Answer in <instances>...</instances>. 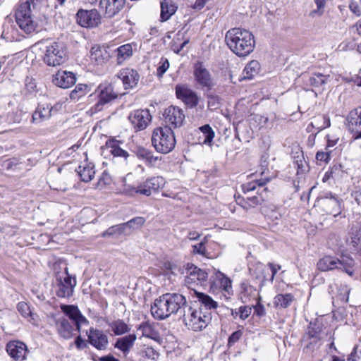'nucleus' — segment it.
Wrapping results in <instances>:
<instances>
[{"instance_id":"nucleus-1","label":"nucleus","mask_w":361,"mask_h":361,"mask_svg":"<svg viewBox=\"0 0 361 361\" xmlns=\"http://www.w3.org/2000/svg\"><path fill=\"white\" fill-rule=\"evenodd\" d=\"M225 42L230 50L239 57L248 56L255 47L253 34L240 27L228 30L225 35Z\"/></svg>"},{"instance_id":"nucleus-2","label":"nucleus","mask_w":361,"mask_h":361,"mask_svg":"<svg viewBox=\"0 0 361 361\" xmlns=\"http://www.w3.org/2000/svg\"><path fill=\"white\" fill-rule=\"evenodd\" d=\"M41 1H23L16 11L15 17L17 24L22 30L27 34L37 31L39 29L35 13Z\"/></svg>"},{"instance_id":"nucleus-3","label":"nucleus","mask_w":361,"mask_h":361,"mask_svg":"<svg viewBox=\"0 0 361 361\" xmlns=\"http://www.w3.org/2000/svg\"><path fill=\"white\" fill-rule=\"evenodd\" d=\"M182 319L189 329L201 331L212 320V313L202 311V308L197 309L188 305L182 314Z\"/></svg>"},{"instance_id":"nucleus-4","label":"nucleus","mask_w":361,"mask_h":361,"mask_svg":"<svg viewBox=\"0 0 361 361\" xmlns=\"http://www.w3.org/2000/svg\"><path fill=\"white\" fill-rule=\"evenodd\" d=\"M152 143L157 152L162 154L170 152L176 145L175 135L171 127L164 126L154 129Z\"/></svg>"},{"instance_id":"nucleus-5","label":"nucleus","mask_w":361,"mask_h":361,"mask_svg":"<svg viewBox=\"0 0 361 361\" xmlns=\"http://www.w3.org/2000/svg\"><path fill=\"white\" fill-rule=\"evenodd\" d=\"M317 266L321 271H328L342 267L344 271L350 276H354L355 271V260L348 256H342L341 259L325 256L318 261Z\"/></svg>"},{"instance_id":"nucleus-6","label":"nucleus","mask_w":361,"mask_h":361,"mask_svg":"<svg viewBox=\"0 0 361 361\" xmlns=\"http://www.w3.org/2000/svg\"><path fill=\"white\" fill-rule=\"evenodd\" d=\"M76 279L72 277L66 267L64 272L56 275L55 293L59 298H68L73 295Z\"/></svg>"},{"instance_id":"nucleus-7","label":"nucleus","mask_w":361,"mask_h":361,"mask_svg":"<svg viewBox=\"0 0 361 361\" xmlns=\"http://www.w3.org/2000/svg\"><path fill=\"white\" fill-rule=\"evenodd\" d=\"M66 61V51L63 47L58 42H52L46 46L43 61L49 66H57Z\"/></svg>"},{"instance_id":"nucleus-8","label":"nucleus","mask_w":361,"mask_h":361,"mask_svg":"<svg viewBox=\"0 0 361 361\" xmlns=\"http://www.w3.org/2000/svg\"><path fill=\"white\" fill-rule=\"evenodd\" d=\"M95 94L98 101L92 107L94 111H102L104 105L115 100L118 95V93L114 90L113 85L108 82L100 84L96 89Z\"/></svg>"},{"instance_id":"nucleus-9","label":"nucleus","mask_w":361,"mask_h":361,"mask_svg":"<svg viewBox=\"0 0 361 361\" xmlns=\"http://www.w3.org/2000/svg\"><path fill=\"white\" fill-rule=\"evenodd\" d=\"M75 21L82 27H95L101 23V16L97 9L80 8L75 14Z\"/></svg>"},{"instance_id":"nucleus-10","label":"nucleus","mask_w":361,"mask_h":361,"mask_svg":"<svg viewBox=\"0 0 361 361\" xmlns=\"http://www.w3.org/2000/svg\"><path fill=\"white\" fill-rule=\"evenodd\" d=\"M208 274L194 264H188L187 275L185 277V284L188 288L195 292L196 285H202L207 280Z\"/></svg>"},{"instance_id":"nucleus-11","label":"nucleus","mask_w":361,"mask_h":361,"mask_svg":"<svg viewBox=\"0 0 361 361\" xmlns=\"http://www.w3.org/2000/svg\"><path fill=\"white\" fill-rule=\"evenodd\" d=\"M176 95L188 108L192 109L197 106L200 97L197 94L186 85H177L176 86Z\"/></svg>"},{"instance_id":"nucleus-12","label":"nucleus","mask_w":361,"mask_h":361,"mask_svg":"<svg viewBox=\"0 0 361 361\" xmlns=\"http://www.w3.org/2000/svg\"><path fill=\"white\" fill-rule=\"evenodd\" d=\"M194 77L197 84L202 88L210 90L214 82L211 74L202 62H197L194 66Z\"/></svg>"},{"instance_id":"nucleus-13","label":"nucleus","mask_w":361,"mask_h":361,"mask_svg":"<svg viewBox=\"0 0 361 361\" xmlns=\"http://www.w3.org/2000/svg\"><path fill=\"white\" fill-rule=\"evenodd\" d=\"M151 119L152 116L147 109L135 110L128 116V120L136 131L145 129Z\"/></svg>"},{"instance_id":"nucleus-14","label":"nucleus","mask_w":361,"mask_h":361,"mask_svg":"<svg viewBox=\"0 0 361 361\" xmlns=\"http://www.w3.org/2000/svg\"><path fill=\"white\" fill-rule=\"evenodd\" d=\"M164 117L166 126L171 127V128L181 126L185 120L183 111L174 106H170L165 109Z\"/></svg>"},{"instance_id":"nucleus-15","label":"nucleus","mask_w":361,"mask_h":361,"mask_svg":"<svg viewBox=\"0 0 361 361\" xmlns=\"http://www.w3.org/2000/svg\"><path fill=\"white\" fill-rule=\"evenodd\" d=\"M167 302L171 314L180 312L183 314L187 307V300L185 298L179 293H166L164 294Z\"/></svg>"},{"instance_id":"nucleus-16","label":"nucleus","mask_w":361,"mask_h":361,"mask_svg":"<svg viewBox=\"0 0 361 361\" xmlns=\"http://www.w3.org/2000/svg\"><path fill=\"white\" fill-rule=\"evenodd\" d=\"M6 351L15 361H23L28 353L27 347L20 341H11L6 345Z\"/></svg>"},{"instance_id":"nucleus-17","label":"nucleus","mask_w":361,"mask_h":361,"mask_svg":"<svg viewBox=\"0 0 361 361\" xmlns=\"http://www.w3.org/2000/svg\"><path fill=\"white\" fill-rule=\"evenodd\" d=\"M348 128L354 140L361 139V107L350 111L348 116Z\"/></svg>"},{"instance_id":"nucleus-18","label":"nucleus","mask_w":361,"mask_h":361,"mask_svg":"<svg viewBox=\"0 0 361 361\" xmlns=\"http://www.w3.org/2000/svg\"><path fill=\"white\" fill-rule=\"evenodd\" d=\"M61 310L73 320L78 331L82 325H87L89 321L81 314L78 307L74 305H62Z\"/></svg>"},{"instance_id":"nucleus-19","label":"nucleus","mask_w":361,"mask_h":361,"mask_svg":"<svg viewBox=\"0 0 361 361\" xmlns=\"http://www.w3.org/2000/svg\"><path fill=\"white\" fill-rule=\"evenodd\" d=\"M87 334L89 343L97 350H103L107 348L108 336L103 331L90 328Z\"/></svg>"},{"instance_id":"nucleus-20","label":"nucleus","mask_w":361,"mask_h":361,"mask_svg":"<svg viewBox=\"0 0 361 361\" xmlns=\"http://www.w3.org/2000/svg\"><path fill=\"white\" fill-rule=\"evenodd\" d=\"M151 312L154 318L159 320L165 319L171 315L164 295L154 300L151 307Z\"/></svg>"},{"instance_id":"nucleus-21","label":"nucleus","mask_w":361,"mask_h":361,"mask_svg":"<svg viewBox=\"0 0 361 361\" xmlns=\"http://www.w3.org/2000/svg\"><path fill=\"white\" fill-rule=\"evenodd\" d=\"M117 77L122 80L126 90L135 87L140 80V75L137 71L129 68L121 69L117 73Z\"/></svg>"},{"instance_id":"nucleus-22","label":"nucleus","mask_w":361,"mask_h":361,"mask_svg":"<svg viewBox=\"0 0 361 361\" xmlns=\"http://www.w3.org/2000/svg\"><path fill=\"white\" fill-rule=\"evenodd\" d=\"M52 82L57 87L66 89L75 83L76 78L72 72L60 70L53 75Z\"/></svg>"},{"instance_id":"nucleus-23","label":"nucleus","mask_w":361,"mask_h":361,"mask_svg":"<svg viewBox=\"0 0 361 361\" xmlns=\"http://www.w3.org/2000/svg\"><path fill=\"white\" fill-rule=\"evenodd\" d=\"M126 0H100L99 6L107 18H112L123 8Z\"/></svg>"},{"instance_id":"nucleus-24","label":"nucleus","mask_w":361,"mask_h":361,"mask_svg":"<svg viewBox=\"0 0 361 361\" xmlns=\"http://www.w3.org/2000/svg\"><path fill=\"white\" fill-rule=\"evenodd\" d=\"M319 203L327 214L336 216L341 213V204L334 197L321 198Z\"/></svg>"},{"instance_id":"nucleus-25","label":"nucleus","mask_w":361,"mask_h":361,"mask_svg":"<svg viewBox=\"0 0 361 361\" xmlns=\"http://www.w3.org/2000/svg\"><path fill=\"white\" fill-rule=\"evenodd\" d=\"M194 295L200 302L198 309L202 308V311L212 313V310H216L218 307L217 302L214 301L212 298L207 294L195 290Z\"/></svg>"},{"instance_id":"nucleus-26","label":"nucleus","mask_w":361,"mask_h":361,"mask_svg":"<svg viewBox=\"0 0 361 361\" xmlns=\"http://www.w3.org/2000/svg\"><path fill=\"white\" fill-rule=\"evenodd\" d=\"M268 192L269 190L267 188H264L260 192H259V191L257 192V195L247 197L246 199H243L240 204L244 209L247 210L261 204L265 199L267 198Z\"/></svg>"},{"instance_id":"nucleus-27","label":"nucleus","mask_w":361,"mask_h":361,"mask_svg":"<svg viewBox=\"0 0 361 361\" xmlns=\"http://www.w3.org/2000/svg\"><path fill=\"white\" fill-rule=\"evenodd\" d=\"M52 106L48 104H39L32 114V122L39 123L49 119L51 116Z\"/></svg>"},{"instance_id":"nucleus-28","label":"nucleus","mask_w":361,"mask_h":361,"mask_svg":"<svg viewBox=\"0 0 361 361\" xmlns=\"http://www.w3.org/2000/svg\"><path fill=\"white\" fill-rule=\"evenodd\" d=\"M110 53L104 47L95 46L92 47L90 58L97 64H102L110 59Z\"/></svg>"},{"instance_id":"nucleus-29","label":"nucleus","mask_w":361,"mask_h":361,"mask_svg":"<svg viewBox=\"0 0 361 361\" xmlns=\"http://www.w3.org/2000/svg\"><path fill=\"white\" fill-rule=\"evenodd\" d=\"M121 142L116 140L111 139L106 141V148L109 152L114 157L123 158L125 160L129 157L127 151L120 147Z\"/></svg>"},{"instance_id":"nucleus-30","label":"nucleus","mask_w":361,"mask_h":361,"mask_svg":"<svg viewBox=\"0 0 361 361\" xmlns=\"http://www.w3.org/2000/svg\"><path fill=\"white\" fill-rule=\"evenodd\" d=\"M256 292L255 288L246 282H243L240 284V291L238 298L242 302L247 303L250 302L252 299L255 298Z\"/></svg>"},{"instance_id":"nucleus-31","label":"nucleus","mask_w":361,"mask_h":361,"mask_svg":"<svg viewBox=\"0 0 361 361\" xmlns=\"http://www.w3.org/2000/svg\"><path fill=\"white\" fill-rule=\"evenodd\" d=\"M137 337L136 335L129 334L122 338H118L114 346L116 348L119 349L123 353H128L130 349L133 347Z\"/></svg>"},{"instance_id":"nucleus-32","label":"nucleus","mask_w":361,"mask_h":361,"mask_svg":"<svg viewBox=\"0 0 361 361\" xmlns=\"http://www.w3.org/2000/svg\"><path fill=\"white\" fill-rule=\"evenodd\" d=\"M56 324L59 334L63 338L65 339H68L72 337L73 329L66 318H59L56 321Z\"/></svg>"},{"instance_id":"nucleus-33","label":"nucleus","mask_w":361,"mask_h":361,"mask_svg":"<svg viewBox=\"0 0 361 361\" xmlns=\"http://www.w3.org/2000/svg\"><path fill=\"white\" fill-rule=\"evenodd\" d=\"M177 10V6L171 0H164L161 3V19L162 21L168 20Z\"/></svg>"},{"instance_id":"nucleus-34","label":"nucleus","mask_w":361,"mask_h":361,"mask_svg":"<svg viewBox=\"0 0 361 361\" xmlns=\"http://www.w3.org/2000/svg\"><path fill=\"white\" fill-rule=\"evenodd\" d=\"M260 70V64L256 60L250 61L245 67L242 77L243 80H252L258 75Z\"/></svg>"},{"instance_id":"nucleus-35","label":"nucleus","mask_w":361,"mask_h":361,"mask_svg":"<svg viewBox=\"0 0 361 361\" xmlns=\"http://www.w3.org/2000/svg\"><path fill=\"white\" fill-rule=\"evenodd\" d=\"M271 180V176L261 177L259 179H254L248 183L242 185V190L244 193L254 191L257 187L262 188Z\"/></svg>"},{"instance_id":"nucleus-36","label":"nucleus","mask_w":361,"mask_h":361,"mask_svg":"<svg viewBox=\"0 0 361 361\" xmlns=\"http://www.w3.org/2000/svg\"><path fill=\"white\" fill-rule=\"evenodd\" d=\"M139 329L142 331V336L162 343L159 333L155 330L154 325L149 322H143L140 325Z\"/></svg>"},{"instance_id":"nucleus-37","label":"nucleus","mask_w":361,"mask_h":361,"mask_svg":"<svg viewBox=\"0 0 361 361\" xmlns=\"http://www.w3.org/2000/svg\"><path fill=\"white\" fill-rule=\"evenodd\" d=\"M76 171L84 182L90 181L95 173L94 166L87 163H84L82 165L79 166Z\"/></svg>"},{"instance_id":"nucleus-38","label":"nucleus","mask_w":361,"mask_h":361,"mask_svg":"<svg viewBox=\"0 0 361 361\" xmlns=\"http://www.w3.org/2000/svg\"><path fill=\"white\" fill-rule=\"evenodd\" d=\"M116 52L117 63L121 64L123 61L129 59L133 55V48L131 44H126L117 48Z\"/></svg>"},{"instance_id":"nucleus-39","label":"nucleus","mask_w":361,"mask_h":361,"mask_svg":"<svg viewBox=\"0 0 361 361\" xmlns=\"http://www.w3.org/2000/svg\"><path fill=\"white\" fill-rule=\"evenodd\" d=\"M361 241V226H355L351 228L350 232L349 245H351L355 250H358L359 245Z\"/></svg>"},{"instance_id":"nucleus-40","label":"nucleus","mask_w":361,"mask_h":361,"mask_svg":"<svg viewBox=\"0 0 361 361\" xmlns=\"http://www.w3.org/2000/svg\"><path fill=\"white\" fill-rule=\"evenodd\" d=\"M293 299V295L290 293L278 294L274 298V304L277 307L286 308L290 305Z\"/></svg>"},{"instance_id":"nucleus-41","label":"nucleus","mask_w":361,"mask_h":361,"mask_svg":"<svg viewBox=\"0 0 361 361\" xmlns=\"http://www.w3.org/2000/svg\"><path fill=\"white\" fill-rule=\"evenodd\" d=\"M121 234H129L125 223L109 227L102 233V236L107 237Z\"/></svg>"},{"instance_id":"nucleus-42","label":"nucleus","mask_w":361,"mask_h":361,"mask_svg":"<svg viewBox=\"0 0 361 361\" xmlns=\"http://www.w3.org/2000/svg\"><path fill=\"white\" fill-rule=\"evenodd\" d=\"M329 75L321 73H313L309 78V82L311 86L315 88L321 87L327 81Z\"/></svg>"},{"instance_id":"nucleus-43","label":"nucleus","mask_w":361,"mask_h":361,"mask_svg":"<svg viewBox=\"0 0 361 361\" xmlns=\"http://www.w3.org/2000/svg\"><path fill=\"white\" fill-rule=\"evenodd\" d=\"M110 326L116 335H122L130 331L128 326L121 319L113 322Z\"/></svg>"},{"instance_id":"nucleus-44","label":"nucleus","mask_w":361,"mask_h":361,"mask_svg":"<svg viewBox=\"0 0 361 361\" xmlns=\"http://www.w3.org/2000/svg\"><path fill=\"white\" fill-rule=\"evenodd\" d=\"M205 97L207 98V106L211 111L219 109L221 106L220 97L210 92L204 93Z\"/></svg>"},{"instance_id":"nucleus-45","label":"nucleus","mask_w":361,"mask_h":361,"mask_svg":"<svg viewBox=\"0 0 361 361\" xmlns=\"http://www.w3.org/2000/svg\"><path fill=\"white\" fill-rule=\"evenodd\" d=\"M137 154L140 158L145 159L146 162L149 164H154L159 159L157 157L153 155V153L150 150L143 147L139 148Z\"/></svg>"},{"instance_id":"nucleus-46","label":"nucleus","mask_w":361,"mask_h":361,"mask_svg":"<svg viewBox=\"0 0 361 361\" xmlns=\"http://www.w3.org/2000/svg\"><path fill=\"white\" fill-rule=\"evenodd\" d=\"M145 223V219L144 217L137 216L125 224L128 228V233H130L132 231L140 228Z\"/></svg>"},{"instance_id":"nucleus-47","label":"nucleus","mask_w":361,"mask_h":361,"mask_svg":"<svg viewBox=\"0 0 361 361\" xmlns=\"http://www.w3.org/2000/svg\"><path fill=\"white\" fill-rule=\"evenodd\" d=\"M150 189V195L162 188L165 184V180L161 176L152 177L147 179Z\"/></svg>"},{"instance_id":"nucleus-48","label":"nucleus","mask_w":361,"mask_h":361,"mask_svg":"<svg viewBox=\"0 0 361 361\" xmlns=\"http://www.w3.org/2000/svg\"><path fill=\"white\" fill-rule=\"evenodd\" d=\"M88 92V86L85 84H78L75 89L71 91L70 97L71 99L78 100Z\"/></svg>"},{"instance_id":"nucleus-49","label":"nucleus","mask_w":361,"mask_h":361,"mask_svg":"<svg viewBox=\"0 0 361 361\" xmlns=\"http://www.w3.org/2000/svg\"><path fill=\"white\" fill-rule=\"evenodd\" d=\"M18 311L25 318H29L30 321L34 320L35 314L32 312L30 306L25 302H20L17 306Z\"/></svg>"},{"instance_id":"nucleus-50","label":"nucleus","mask_w":361,"mask_h":361,"mask_svg":"<svg viewBox=\"0 0 361 361\" xmlns=\"http://www.w3.org/2000/svg\"><path fill=\"white\" fill-rule=\"evenodd\" d=\"M200 130L204 136V143L210 144L214 137V132L212 130V128L210 127L209 125L206 124L200 127Z\"/></svg>"},{"instance_id":"nucleus-51","label":"nucleus","mask_w":361,"mask_h":361,"mask_svg":"<svg viewBox=\"0 0 361 361\" xmlns=\"http://www.w3.org/2000/svg\"><path fill=\"white\" fill-rule=\"evenodd\" d=\"M317 5V9L310 12L309 16L311 18L322 16L324 13V9L326 5V0H314Z\"/></svg>"},{"instance_id":"nucleus-52","label":"nucleus","mask_w":361,"mask_h":361,"mask_svg":"<svg viewBox=\"0 0 361 361\" xmlns=\"http://www.w3.org/2000/svg\"><path fill=\"white\" fill-rule=\"evenodd\" d=\"M316 128L320 131L331 126L330 118L326 115H322L315 119Z\"/></svg>"},{"instance_id":"nucleus-53","label":"nucleus","mask_w":361,"mask_h":361,"mask_svg":"<svg viewBox=\"0 0 361 361\" xmlns=\"http://www.w3.org/2000/svg\"><path fill=\"white\" fill-rule=\"evenodd\" d=\"M169 68V62L166 58L162 57L159 63L157 73V76L161 78Z\"/></svg>"},{"instance_id":"nucleus-54","label":"nucleus","mask_w":361,"mask_h":361,"mask_svg":"<svg viewBox=\"0 0 361 361\" xmlns=\"http://www.w3.org/2000/svg\"><path fill=\"white\" fill-rule=\"evenodd\" d=\"M221 275L223 276L220 281L221 287L224 290L229 293L232 288V282L230 279L225 276L223 274H221Z\"/></svg>"},{"instance_id":"nucleus-55","label":"nucleus","mask_w":361,"mask_h":361,"mask_svg":"<svg viewBox=\"0 0 361 361\" xmlns=\"http://www.w3.org/2000/svg\"><path fill=\"white\" fill-rule=\"evenodd\" d=\"M138 190L137 187H134L130 185H124L123 193L126 195L133 197L135 195H139Z\"/></svg>"},{"instance_id":"nucleus-56","label":"nucleus","mask_w":361,"mask_h":361,"mask_svg":"<svg viewBox=\"0 0 361 361\" xmlns=\"http://www.w3.org/2000/svg\"><path fill=\"white\" fill-rule=\"evenodd\" d=\"M243 336V331L241 330H238L234 331L228 338V345L229 346L233 345L237 341H238Z\"/></svg>"},{"instance_id":"nucleus-57","label":"nucleus","mask_w":361,"mask_h":361,"mask_svg":"<svg viewBox=\"0 0 361 361\" xmlns=\"http://www.w3.org/2000/svg\"><path fill=\"white\" fill-rule=\"evenodd\" d=\"M138 192L139 195L149 196L150 195V189L149 185L148 184L147 180H146L142 183L140 184L138 186Z\"/></svg>"},{"instance_id":"nucleus-58","label":"nucleus","mask_w":361,"mask_h":361,"mask_svg":"<svg viewBox=\"0 0 361 361\" xmlns=\"http://www.w3.org/2000/svg\"><path fill=\"white\" fill-rule=\"evenodd\" d=\"M145 357L156 360L159 357V353L152 348H147L143 352Z\"/></svg>"},{"instance_id":"nucleus-59","label":"nucleus","mask_w":361,"mask_h":361,"mask_svg":"<svg viewBox=\"0 0 361 361\" xmlns=\"http://www.w3.org/2000/svg\"><path fill=\"white\" fill-rule=\"evenodd\" d=\"M252 308L250 306H241L239 307L238 312L241 319H245L251 314Z\"/></svg>"},{"instance_id":"nucleus-60","label":"nucleus","mask_w":361,"mask_h":361,"mask_svg":"<svg viewBox=\"0 0 361 361\" xmlns=\"http://www.w3.org/2000/svg\"><path fill=\"white\" fill-rule=\"evenodd\" d=\"M270 171L268 167V161L267 160H264L262 161L260 165V175L262 177L269 176Z\"/></svg>"},{"instance_id":"nucleus-61","label":"nucleus","mask_w":361,"mask_h":361,"mask_svg":"<svg viewBox=\"0 0 361 361\" xmlns=\"http://www.w3.org/2000/svg\"><path fill=\"white\" fill-rule=\"evenodd\" d=\"M78 4V0H68L64 6H66L67 8H68L71 11H75Z\"/></svg>"},{"instance_id":"nucleus-62","label":"nucleus","mask_w":361,"mask_h":361,"mask_svg":"<svg viewBox=\"0 0 361 361\" xmlns=\"http://www.w3.org/2000/svg\"><path fill=\"white\" fill-rule=\"evenodd\" d=\"M307 334L310 339H312V341H310V343L317 342L319 340L318 333L317 331L309 329Z\"/></svg>"},{"instance_id":"nucleus-63","label":"nucleus","mask_w":361,"mask_h":361,"mask_svg":"<svg viewBox=\"0 0 361 361\" xmlns=\"http://www.w3.org/2000/svg\"><path fill=\"white\" fill-rule=\"evenodd\" d=\"M194 251L198 254L204 255L205 247L202 243H200L193 246Z\"/></svg>"},{"instance_id":"nucleus-64","label":"nucleus","mask_w":361,"mask_h":361,"mask_svg":"<svg viewBox=\"0 0 361 361\" xmlns=\"http://www.w3.org/2000/svg\"><path fill=\"white\" fill-rule=\"evenodd\" d=\"M75 345L78 349H82L86 347V344L84 340L81 338L80 336H78L75 341Z\"/></svg>"}]
</instances>
